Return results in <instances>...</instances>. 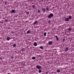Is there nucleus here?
<instances>
[{
  "mask_svg": "<svg viewBox=\"0 0 74 74\" xmlns=\"http://www.w3.org/2000/svg\"><path fill=\"white\" fill-rule=\"evenodd\" d=\"M32 59H33V60H34L36 59V57H32Z\"/></svg>",
  "mask_w": 74,
  "mask_h": 74,
  "instance_id": "a211bd4d",
  "label": "nucleus"
},
{
  "mask_svg": "<svg viewBox=\"0 0 74 74\" xmlns=\"http://www.w3.org/2000/svg\"><path fill=\"white\" fill-rule=\"evenodd\" d=\"M44 36H47V33L45 32L44 33Z\"/></svg>",
  "mask_w": 74,
  "mask_h": 74,
  "instance_id": "412c9836",
  "label": "nucleus"
},
{
  "mask_svg": "<svg viewBox=\"0 0 74 74\" xmlns=\"http://www.w3.org/2000/svg\"><path fill=\"white\" fill-rule=\"evenodd\" d=\"M40 49H43L44 47H43V46H41L40 47Z\"/></svg>",
  "mask_w": 74,
  "mask_h": 74,
  "instance_id": "2eb2a0df",
  "label": "nucleus"
},
{
  "mask_svg": "<svg viewBox=\"0 0 74 74\" xmlns=\"http://www.w3.org/2000/svg\"><path fill=\"white\" fill-rule=\"evenodd\" d=\"M8 74H11V73H8Z\"/></svg>",
  "mask_w": 74,
  "mask_h": 74,
  "instance_id": "473e14b6",
  "label": "nucleus"
},
{
  "mask_svg": "<svg viewBox=\"0 0 74 74\" xmlns=\"http://www.w3.org/2000/svg\"><path fill=\"white\" fill-rule=\"evenodd\" d=\"M55 37L56 39H57V40L58 41H59V38H58V37L57 36H56Z\"/></svg>",
  "mask_w": 74,
  "mask_h": 74,
  "instance_id": "4468645a",
  "label": "nucleus"
},
{
  "mask_svg": "<svg viewBox=\"0 0 74 74\" xmlns=\"http://www.w3.org/2000/svg\"><path fill=\"white\" fill-rule=\"evenodd\" d=\"M34 45L35 47H36V46H37V43L36 42H34Z\"/></svg>",
  "mask_w": 74,
  "mask_h": 74,
  "instance_id": "9b49d317",
  "label": "nucleus"
},
{
  "mask_svg": "<svg viewBox=\"0 0 74 74\" xmlns=\"http://www.w3.org/2000/svg\"><path fill=\"white\" fill-rule=\"evenodd\" d=\"M51 20H49V21H48V23H51Z\"/></svg>",
  "mask_w": 74,
  "mask_h": 74,
  "instance_id": "a878e982",
  "label": "nucleus"
},
{
  "mask_svg": "<svg viewBox=\"0 0 74 74\" xmlns=\"http://www.w3.org/2000/svg\"><path fill=\"white\" fill-rule=\"evenodd\" d=\"M72 30V28H69L68 29V31H69L70 32V31H71V30Z\"/></svg>",
  "mask_w": 74,
  "mask_h": 74,
  "instance_id": "f8f14e48",
  "label": "nucleus"
},
{
  "mask_svg": "<svg viewBox=\"0 0 74 74\" xmlns=\"http://www.w3.org/2000/svg\"><path fill=\"white\" fill-rule=\"evenodd\" d=\"M13 66H14V65H13Z\"/></svg>",
  "mask_w": 74,
  "mask_h": 74,
  "instance_id": "c9c22d12",
  "label": "nucleus"
},
{
  "mask_svg": "<svg viewBox=\"0 0 74 74\" xmlns=\"http://www.w3.org/2000/svg\"><path fill=\"white\" fill-rule=\"evenodd\" d=\"M11 59H14V57L13 56H12L11 57Z\"/></svg>",
  "mask_w": 74,
  "mask_h": 74,
  "instance_id": "c756f323",
  "label": "nucleus"
},
{
  "mask_svg": "<svg viewBox=\"0 0 74 74\" xmlns=\"http://www.w3.org/2000/svg\"><path fill=\"white\" fill-rule=\"evenodd\" d=\"M53 16V14L52 13H51L49 15L48 17L49 19H51V18H52Z\"/></svg>",
  "mask_w": 74,
  "mask_h": 74,
  "instance_id": "f257e3e1",
  "label": "nucleus"
},
{
  "mask_svg": "<svg viewBox=\"0 0 74 74\" xmlns=\"http://www.w3.org/2000/svg\"><path fill=\"white\" fill-rule=\"evenodd\" d=\"M16 10H12V11H11V13H12V14H13V13H16Z\"/></svg>",
  "mask_w": 74,
  "mask_h": 74,
  "instance_id": "20e7f679",
  "label": "nucleus"
},
{
  "mask_svg": "<svg viewBox=\"0 0 74 74\" xmlns=\"http://www.w3.org/2000/svg\"><path fill=\"white\" fill-rule=\"evenodd\" d=\"M46 74H48V73H46Z\"/></svg>",
  "mask_w": 74,
  "mask_h": 74,
  "instance_id": "72a5a7b5",
  "label": "nucleus"
},
{
  "mask_svg": "<svg viewBox=\"0 0 74 74\" xmlns=\"http://www.w3.org/2000/svg\"><path fill=\"white\" fill-rule=\"evenodd\" d=\"M38 23V21H36L34 23V24H36V23Z\"/></svg>",
  "mask_w": 74,
  "mask_h": 74,
  "instance_id": "b1692460",
  "label": "nucleus"
},
{
  "mask_svg": "<svg viewBox=\"0 0 74 74\" xmlns=\"http://www.w3.org/2000/svg\"><path fill=\"white\" fill-rule=\"evenodd\" d=\"M6 40L8 41H10V36L7 37L6 38Z\"/></svg>",
  "mask_w": 74,
  "mask_h": 74,
  "instance_id": "423d86ee",
  "label": "nucleus"
},
{
  "mask_svg": "<svg viewBox=\"0 0 74 74\" xmlns=\"http://www.w3.org/2000/svg\"><path fill=\"white\" fill-rule=\"evenodd\" d=\"M48 45H50L53 44V41H49L48 43Z\"/></svg>",
  "mask_w": 74,
  "mask_h": 74,
  "instance_id": "7ed1b4c3",
  "label": "nucleus"
},
{
  "mask_svg": "<svg viewBox=\"0 0 74 74\" xmlns=\"http://www.w3.org/2000/svg\"><path fill=\"white\" fill-rule=\"evenodd\" d=\"M16 46V43H14V45H13V47H15Z\"/></svg>",
  "mask_w": 74,
  "mask_h": 74,
  "instance_id": "f3484780",
  "label": "nucleus"
},
{
  "mask_svg": "<svg viewBox=\"0 0 74 74\" xmlns=\"http://www.w3.org/2000/svg\"><path fill=\"white\" fill-rule=\"evenodd\" d=\"M36 67L37 69H38L39 70H40V69H42V68H41V66L38 65H37Z\"/></svg>",
  "mask_w": 74,
  "mask_h": 74,
  "instance_id": "f03ea898",
  "label": "nucleus"
},
{
  "mask_svg": "<svg viewBox=\"0 0 74 74\" xmlns=\"http://www.w3.org/2000/svg\"><path fill=\"white\" fill-rule=\"evenodd\" d=\"M27 15H29V11L27 12L26 13Z\"/></svg>",
  "mask_w": 74,
  "mask_h": 74,
  "instance_id": "4be33fe9",
  "label": "nucleus"
},
{
  "mask_svg": "<svg viewBox=\"0 0 74 74\" xmlns=\"http://www.w3.org/2000/svg\"><path fill=\"white\" fill-rule=\"evenodd\" d=\"M41 72H42V71L40 69L38 73H41Z\"/></svg>",
  "mask_w": 74,
  "mask_h": 74,
  "instance_id": "aec40b11",
  "label": "nucleus"
},
{
  "mask_svg": "<svg viewBox=\"0 0 74 74\" xmlns=\"http://www.w3.org/2000/svg\"><path fill=\"white\" fill-rule=\"evenodd\" d=\"M38 56H39V57H41V55H40Z\"/></svg>",
  "mask_w": 74,
  "mask_h": 74,
  "instance_id": "7c9ffc66",
  "label": "nucleus"
},
{
  "mask_svg": "<svg viewBox=\"0 0 74 74\" xmlns=\"http://www.w3.org/2000/svg\"><path fill=\"white\" fill-rule=\"evenodd\" d=\"M31 33V31L30 30H28L27 32V34H30Z\"/></svg>",
  "mask_w": 74,
  "mask_h": 74,
  "instance_id": "1a4fd4ad",
  "label": "nucleus"
},
{
  "mask_svg": "<svg viewBox=\"0 0 74 74\" xmlns=\"http://www.w3.org/2000/svg\"><path fill=\"white\" fill-rule=\"evenodd\" d=\"M7 2H5V5H7Z\"/></svg>",
  "mask_w": 74,
  "mask_h": 74,
  "instance_id": "2f4dec72",
  "label": "nucleus"
},
{
  "mask_svg": "<svg viewBox=\"0 0 74 74\" xmlns=\"http://www.w3.org/2000/svg\"><path fill=\"white\" fill-rule=\"evenodd\" d=\"M0 60H3V58L1 57H0Z\"/></svg>",
  "mask_w": 74,
  "mask_h": 74,
  "instance_id": "cd10ccee",
  "label": "nucleus"
},
{
  "mask_svg": "<svg viewBox=\"0 0 74 74\" xmlns=\"http://www.w3.org/2000/svg\"><path fill=\"white\" fill-rule=\"evenodd\" d=\"M1 23V21H0V23Z\"/></svg>",
  "mask_w": 74,
  "mask_h": 74,
  "instance_id": "f704fd0d",
  "label": "nucleus"
},
{
  "mask_svg": "<svg viewBox=\"0 0 74 74\" xmlns=\"http://www.w3.org/2000/svg\"><path fill=\"white\" fill-rule=\"evenodd\" d=\"M24 49H24V48L22 49H21V51H24Z\"/></svg>",
  "mask_w": 74,
  "mask_h": 74,
  "instance_id": "bb28decb",
  "label": "nucleus"
},
{
  "mask_svg": "<svg viewBox=\"0 0 74 74\" xmlns=\"http://www.w3.org/2000/svg\"><path fill=\"white\" fill-rule=\"evenodd\" d=\"M65 41V39L64 38L63 39L62 41Z\"/></svg>",
  "mask_w": 74,
  "mask_h": 74,
  "instance_id": "c85d7f7f",
  "label": "nucleus"
},
{
  "mask_svg": "<svg viewBox=\"0 0 74 74\" xmlns=\"http://www.w3.org/2000/svg\"><path fill=\"white\" fill-rule=\"evenodd\" d=\"M32 7L34 9H35L36 8V5H33L32 6Z\"/></svg>",
  "mask_w": 74,
  "mask_h": 74,
  "instance_id": "9d476101",
  "label": "nucleus"
},
{
  "mask_svg": "<svg viewBox=\"0 0 74 74\" xmlns=\"http://www.w3.org/2000/svg\"><path fill=\"white\" fill-rule=\"evenodd\" d=\"M65 21L67 22H69V18H66L65 19Z\"/></svg>",
  "mask_w": 74,
  "mask_h": 74,
  "instance_id": "0eeeda50",
  "label": "nucleus"
},
{
  "mask_svg": "<svg viewBox=\"0 0 74 74\" xmlns=\"http://www.w3.org/2000/svg\"><path fill=\"white\" fill-rule=\"evenodd\" d=\"M71 18H72V16L70 15L69 16L68 18L69 19H70V20H71Z\"/></svg>",
  "mask_w": 74,
  "mask_h": 74,
  "instance_id": "ddd939ff",
  "label": "nucleus"
},
{
  "mask_svg": "<svg viewBox=\"0 0 74 74\" xmlns=\"http://www.w3.org/2000/svg\"><path fill=\"white\" fill-rule=\"evenodd\" d=\"M42 11H43V12H45L46 10L45 9V8H42Z\"/></svg>",
  "mask_w": 74,
  "mask_h": 74,
  "instance_id": "6e6552de",
  "label": "nucleus"
},
{
  "mask_svg": "<svg viewBox=\"0 0 74 74\" xmlns=\"http://www.w3.org/2000/svg\"><path fill=\"white\" fill-rule=\"evenodd\" d=\"M46 10H47V11H48V10H49V8H48L46 7Z\"/></svg>",
  "mask_w": 74,
  "mask_h": 74,
  "instance_id": "5701e85b",
  "label": "nucleus"
},
{
  "mask_svg": "<svg viewBox=\"0 0 74 74\" xmlns=\"http://www.w3.org/2000/svg\"><path fill=\"white\" fill-rule=\"evenodd\" d=\"M69 51V48L68 47H66L65 50V52H67Z\"/></svg>",
  "mask_w": 74,
  "mask_h": 74,
  "instance_id": "39448f33",
  "label": "nucleus"
},
{
  "mask_svg": "<svg viewBox=\"0 0 74 74\" xmlns=\"http://www.w3.org/2000/svg\"><path fill=\"white\" fill-rule=\"evenodd\" d=\"M57 71L58 73H60V69H58L57 70Z\"/></svg>",
  "mask_w": 74,
  "mask_h": 74,
  "instance_id": "dca6fc26",
  "label": "nucleus"
},
{
  "mask_svg": "<svg viewBox=\"0 0 74 74\" xmlns=\"http://www.w3.org/2000/svg\"><path fill=\"white\" fill-rule=\"evenodd\" d=\"M38 13H41V10H40L39 9L38 10Z\"/></svg>",
  "mask_w": 74,
  "mask_h": 74,
  "instance_id": "6ab92c4d",
  "label": "nucleus"
},
{
  "mask_svg": "<svg viewBox=\"0 0 74 74\" xmlns=\"http://www.w3.org/2000/svg\"><path fill=\"white\" fill-rule=\"evenodd\" d=\"M7 21H8V20L7 19H5V22H7Z\"/></svg>",
  "mask_w": 74,
  "mask_h": 74,
  "instance_id": "393cba45",
  "label": "nucleus"
}]
</instances>
